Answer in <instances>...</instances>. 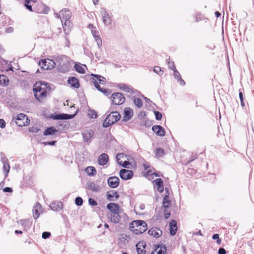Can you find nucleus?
Segmentation results:
<instances>
[{
	"label": "nucleus",
	"instance_id": "f257e3e1",
	"mask_svg": "<svg viewBox=\"0 0 254 254\" xmlns=\"http://www.w3.org/2000/svg\"><path fill=\"white\" fill-rule=\"evenodd\" d=\"M50 91L49 84L42 81L37 82L33 87V92L36 99L39 102L44 101Z\"/></svg>",
	"mask_w": 254,
	"mask_h": 254
},
{
	"label": "nucleus",
	"instance_id": "f03ea898",
	"mask_svg": "<svg viewBox=\"0 0 254 254\" xmlns=\"http://www.w3.org/2000/svg\"><path fill=\"white\" fill-rule=\"evenodd\" d=\"M56 17L60 18L62 23L64 31L65 34H68L70 30L71 23L70 18L71 16V13L67 9H62L59 14H55Z\"/></svg>",
	"mask_w": 254,
	"mask_h": 254
},
{
	"label": "nucleus",
	"instance_id": "7ed1b4c3",
	"mask_svg": "<svg viewBox=\"0 0 254 254\" xmlns=\"http://www.w3.org/2000/svg\"><path fill=\"white\" fill-rule=\"evenodd\" d=\"M129 229L135 234L139 235L147 229V224L142 220H135L129 224Z\"/></svg>",
	"mask_w": 254,
	"mask_h": 254
},
{
	"label": "nucleus",
	"instance_id": "20e7f679",
	"mask_svg": "<svg viewBox=\"0 0 254 254\" xmlns=\"http://www.w3.org/2000/svg\"><path fill=\"white\" fill-rule=\"evenodd\" d=\"M69 60L65 55H59L55 58L56 65L58 66L60 72L65 73L69 70Z\"/></svg>",
	"mask_w": 254,
	"mask_h": 254
},
{
	"label": "nucleus",
	"instance_id": "39448f33",
	"mask_svg": "<svg viewBox=\"0 0 254 254\" xmlns=\"http://www.w3.org/2000/svg\"><path fill=\"white\" fill-rule=\"evenodd\" d=\"M121 118V115L119 112L115 111L111 112L105 119L103 123L104 127H108L119 121Z\"/></svg>",
	"mask_w": 254,
	"mask_h": 254
},
{
	"label": "nucleus",
	"instance_id": "423d86ee",
	"mask_svg": "<svg viewBox=\"0 0 254 254\" xmlns=\"http://www.w3.org/2000/svg\"><path fill=\"white\" fill-rule=\"evenodd\" d=\"M15 122L18 126L22 127L28 126L30 123V120L25 115L20 113L17 115Z\"/></svg>",
	"mask_w": 254,
	"mask_h": 254
},
{
	"label": "nucleus",
	"instance_id": "0eeeda50",
	"mask_svg": "<svg viewBox=\"0 0 254 254\" xmlns=\"http://www.w3.org/2000/svg\"><path fill=\"white\" fill-rule=\"evenodd\" d=\"M39 66L44 69H51L56 65V63L53 60L42 59L39 62Z\"/></svg>",
	"mask_w": 254,
	"mask_h": 254
},
{
	"label": "nucleus",
	"instance_id": "6e6552de",
	"mask_svg": "<svg viewBox=\"0 0 254 254\" xmlns=\"http://www.w3.org/2000/svg\"><path fill=\"white\" fill-rule=\"evenodd\" d=\"M112 102L116 105H120L123 104L125 101V98L123 95L119 92H116L112 94Z\"/></svg>",
	"mask_w": 254,
	"mask_h": 254
},
{
	"label": "nucleus",
	"instance_id": "1a4fd4ad",
	"mask_svg": "<svg viewBox=\"0 0 254 254\" xmlns=\"http://www.w3.org/2000/svg\"><path fill=\"white\" fill-rule=\"evenodd\" d=\"M77 112L72 115H69L67 114H52L50 115V118L54 120H68L73 119L76 115Z\"/></svg>",
	"mask_w": 254,
	"mask_h": 254
},
{
	"label": "nucleus",
	"instance_id": "9d476101",
	"mask_svg": "<svg viewBox=\"0 0 254 254\" xmlns=\"http://www.w3.org/2000/svg\"><path fill=\"white\" fill-rule=\"evenodd\" d=\"M100 15L102 18L103 22L106 26H110L112 24V19L109 16V14L106 10L102 8L100 12Z\"/></svg>",
	"mask_w": 254,
	"mask_h": 254
},
{
	"label": "nucleus",
	"instance_id": "9b49d317",
	"mask_svg": "<svg viewBox=\"0 0 254 254\" xmlns=\"http://www.w3.org/2000/svg\"><path fill=\"white\" fill-rule=\"evenodd\" d=\"M133 173L131 170L122 169L120 172V176L123 180H127L130 179L133 176Z\"/></svg>",
	"mask_w": 254,
	"mask_h": 254
},
{
	"label": "nucleus",
	"instance_id": "f8f14e48",
	"mask_svg": "<svg viewBox=\"0 0 254 254\" xmlns=\"http://www.w3.org/2000/svg\"><path fill=\"white\" fill-rule=\"evenodd\" d=\"M32 211L33 218L35 219H37L39 217L40 213L42 212L41 205L39 203L37 202L34 206Z\"/></svg>",
	"mask_w": 254,
	"mask_h": 254
},
{
	"label": "nucleus",
	"instance_id": "ddd939ff",
	"mask_svg": "<svg viewBox=\"0 0 254 254\" xmlns=\"http://www.w3.org/2000/svg\"><path fill=\"white\" fill-rule=\"evenodd\" d=\"M120 180L117 177H111L108 179V184L112 188H116L119 185Z\"/></svg>",
	"mask_w": 254,
	"mask_h": 254
},
{
	"label": "nucleus",
	"instance_id": "4468645a",
	"mask_svg": "<svg viewBox=\"0 0 254 254\" xmlns=\"http://www.w3.org/2000/svg\"><path fill=\"white\" fill-rule=\"evenodd\" d=\"M152 130L158 135L164 136L165 135V131L163 127L160 125H154L152 127Z\"/></svg>",
	"mask_w": 254,
	"mask_h": 254
},
{
	"label": "nucleus",
	"instance_id": "2eb2a0df",
	"mask_svg": "<svg viewBox=\"0 0 254 254\" xmlns=\"http://www.w3.org/2000/svg\"><path fill=\"white\" fill-rule=\"evenodd\" d=\"M124 156V154L123 153L118 154L117 155V157H116L117 161L119 164H120L123 167L126 168H129L128 166L130 165L129 163L126 160H125L124 161H122V160H121V158H123Z\"/></svg>",
	"mask_w": 254,
	"mask_h": 254
},
{
	"label": "nucleus",
	"instance_id": "dca6fc26",
	"mask_svg": "<svg viewBox=\"0 0 254 254\" xmlns=\"http://www.w3.org/2000/svg\"><path fill=\"white\" fill-rule=\"evenodd\" d=\"M50 207L54 211H60L63 208V204L61 201H54L50 204Z\"/></svg>",
	"mask_w": 254,
	"mask_h": 254
},
{
	"label": "nucleus",
	"instance_id": "f3484780",
	"mask_svg": "<svg viewBox=\"0 0 254 254\" xmlns=\"http://www.w3.org/2000/svg\"><path fill=\"white\" fill-rule=\"evenodd\" d=\"M109 160V157L107 154L102 153L100 154L98 158V163L100 165L104 166L106 165Z\"/></svg>",
	"mask_w": 254,
	"mask_h": 254
},
{
	"label": "nucleus",
	"instance_id": "a211bd4d",
	"mask_svg": "<svg viewBox=\"0 0 254 254\" xmlns=\"http://www.w3.org/2000/svg\"><path fill=\"white\" fill-rule=\"evenodd\" d=\"M148 234L153 236L154 237L158 238L162 234V232L159 229L156 227L150 228L148 230Z\"/></svg>",
	"mask_w": 254,
	"mask_h": 254
},
{
	"label": "nucleus",
	"instance_id": "6ab92c4d",
	"mask_svg": "<svg viewBox=\"0 0 254 254\" xmlns=\"http://www.w3.org/2000/svg\"><path fill=\"white\" fill-rule=\"evenodd\" d=\"M133 112L132 109L129 108H126L124 110V116L123 121H127L131 119L133 116Z\"/></svg>",
	"mask_w": 254,
	"mask_h": 254
},
{
	"label": "nucleus",
	"instance_id": "aec40b11",
	"mask_svg": "<svg viewBox=\"0 0 254 254\" xmlns=\"http://www.w3.org/2000/svg\"><path fill=\"white\" fill-rule=\"evenodd\" d=\"M119 211H117L115 212H110L109 214V217L110 218V220L111 222L114 223H117L119 222L121 217L119 214Z\"/></svg>",
	"mask_w": 254,
	"mask_h": 254
},
{
	"label": "nucleus",
	"instance_id": "412c9836",
	"mask_svg": "<svg viewBox=\"0 0 254 254\" xmlns=\"http://www.w3.org/2000/svg\"><path fill=\"white\" fill-rule=\"evenodd\" d=\"M170 233L171 235L174 236L176 234L177 231V222L174 220H172L170 223Z\"/></svg>",
	"mask_w": 254,
	"mask_h": 254
},
{
	"label": "nucleus",
	"instance_id": "4be33fe9",
	"mask_svg": "<svg viewBox=\"0 0 254 254\" xmlns=\"http://www.w3.org/2000/svg\"><path fill=\"white\" fill-rule=\"evenodd\" d=\"M119 196V194H118L117 191L115 190H112V191L108 192L107 193V198L110 201H114L117 199Z\"/></svg>",
	"mask_w": 254,
	"mask_h": 254
},
{
	"label": "nucleus",
	"instance_id": "5701e85b",
	"mask_svg": "<svg viewBox=\"0 0 254 254\" xmlns=\"http://www.w3.org/2000/svg\"><path fill=\"white\" fill-rule=\"evenodd\" d=\"M145 244L143 242H139L136 245V251L138 254H144L145 253L144 250Z\"/></svg>",
	"mask_w": 254,
	"mask_h": 254
},
{
	"label": "nucleus",
	"instance_id": "b1692460",
	"mask_svg": "<svg viewBox=\"0 0 254 254\" xmlns=\"http://www.w3.org/2000/svg\"><path fill=\"white\" fill-rule=\"evenodd\" d=\"M107 208L110 211V212L119 211V206L114 203H110L107 205Z\"/></svg>",
	"mask_w": 254,
	"mask_h": 254
},
{
	"label": "nucleus",
	"instance_id": "393cba45",
	"mask_svg": "<svg viewBox=\"0 0 254 254\" xmlns=\"http://www.w3.org/2000/svg\"><path fill=\"white\" fill-rule=\"evenodd\" d=\"M118 87H119L121 90H123L125 92L131 93H134L131 87L124 83L119 84L118 85Z\"/></svg>",
	"mask_w": 254,
	"mask_h": 254
},
{
	"label": "nucleus",
	"instance_id": "a878e982",
	"mask_svg": "<svg viewBox=\"0 0 254 254\" xmlns=\"http://www.w3.org/2000/svg\"><path fill=\"white\" fill-rule=\"evenodd\" d=\"M154 183L157 187V190L162 192L163 191V183L161 179L158 178L154 181Z\"/></svg>",
	"mask_w": 254,
	"mask_h": 254
},
{
	"label": "nucleus",
	"instance_id": "bb28decb",
	"mask_svg": "<svg viewBox=\"0 0 254 254\" xmlns=\"http://www.w3.org/2000/svg\"><path fill=\"white\" fill-rule=\"evenodd\" d=\"M68 83L70 84L72 87H73L75 88H78L79 87L78 80L75 77L69 78L68 80Z\"/></svg>",
	"mask_w": 254,
	"mask_h": 254
},
{
	"label": "nucleus",
	"instance_id": "cd10ccee",
	"mask_svg": "<svg viewBox=\"0 0 254 254\" xmlns=\"http://www.w3.org/2000/svg\"><path fill=\"white\" fill-rule=\"evenodd\" d=\"M154 251L156 252V254L154 252H152L151 254H165L166 249L165 246L160 247L159 245H158L155 246Z\"/></svg>",
	"mask_w": 254,
	"mask_h": 254
},
{
	"label": "nucleus",
	"instance_id": "c85d7f7f",
	"mask_svg": "<svg viewBox=\"0 0 254 254\" xmlns=\"http://www.w3.org/2000/svg\"><path fill=\"white\" fill-rule=\"evenodd\" d=\"M18 224L21 225L23 228L26 230L30 228V224L28 219H20L17 221Z\"/></svg>",
	"mask_w": 254,
	"mask_h": 254
},
{
	"label": "nucleus",
	"instance_id": "c756f323",
	"mask_svg": "<svg viewBox=\"0 0 254 254\" xmlns=\"http://www.w3.org/2000/svg\"><path fill=\"white\" fill-rule=\"evenodd\" d=\"M91 33L95 41H96L98 46L99 47L100 45H101L102 44V40L99 35V32L97 31L96 29H95L92 30Z\"/></svg>",
	"mask_w": 254,
	"mask_h": 254
},
{
	"label": "nucleus",
	"instance_id": "7c9ffc66",
	"mask_svg": "<svg viewBox=\"0 0 254 254\" xmlns=\"http://www.w3.org/2000/svg\"><path fill=\"white\" fill-rule=\"evenodd\" d=\"M58 132V130L55 127H48L44 132L43 135L45 136L54 135Z\"/></svg>",
	"mask_w": 254,
	"mask_h": 254
},
{
	"label": "nucleus",
	"instance_id": "2f4dec72",
	"mask_svg": "<svg viewBox=\"0 0 254 254\" xmlns=\"http://www.w3.org/2000/svg\"><path fill=\"white\" fill-rule=\"evenodd\" d=\"M93 131L91 130L86 131L82 133L83 138L85 142L88 141L93 136Z\"/></svg>",
	"mask_w": 254,
	"mask_h": 254
},
{
	"label": "nucleus",
	"instance_id": "473e14b6",
	"mask_svg": "<svg viewBox=\"0 0 254 254\" xmlns=\"http://www.w3.org/2000/svg\"><path fill=\"white\" fill-rule=\"evenodd\" d=\"M85 172L90 176H94L96 174V170L93 166H88L85 169Z\"/></svg>",
	"mask_w": 254,
	"mask_h": 254
},
{
	"label": "nucleus",
	"instance_id": "72a5a7b5",
	"mask_svg": "<svg viewBox=\"0 0 254 254\" xmlns=\"http://www.w3.org/2000/svg\"><path fill=\"white\" fill-rule=\"evenodd\" d=\"M88 189L91 191L97 192L100 190V187L95 183L92 182L88 185Z\"/></svg>",
	"mask_w": 254,
	"mask_h": 254
},
{
	"label": "nucleus",
	"instance_id": "f704fd0d",
	"mask_svg": "<svg viewBox=\"0 0 254 254\" xmlns=\"http://www.w3.org/2000/svg\"><path fill=\"white\" fill-rule=\"evenodd\" d=\"M91 76L95 77L94 80H96L99 83L104 84L106 82V78L100 75L92 74Z\"/></svg>",
	"mask_w": 254,
	"mask_h": 254
},
{
	"label": "nucleus",
	"instance_id": "c9c22d12",
	"mask_svg": "<svg viewBox=\"0 0 254 254\" xmlns=\"http://www.w3.org/2000/svg\"><path fill=\"white\" fill-rule=\"evenodd\" d=\"M9 83V79L4 75H0V85L7 86Z\"/></svg>",
	"mask_w": 254,
	"mask_h": 254
},
{
	"label": "nucleus",
	"instance_id": "e433bc0d",
	"mask_svg": "<svg viewBox=\"0 0 254 254\" xmlns=\"http://www.w3.org/2000/svg\"><path fill=\"white\" fill-rule=\"evenodd\" d=\"M7 161H8L7 159L6 160L3 161V170H4V172L6 175H7L8 173L9 172V169H10L9 165L7 163Z\"/></svg>",
	"mask_w": 254,
	"mask_h": 254
},
{
	"label": "nucleus",
	"instance_id": "4c0bfd02",
	"mask_svg": "<svg viewBox=\"0 0 254 254\" xmlns=\"http://www.w3.org/2000/svg\"><path fill=\"white\" fill-rule=\"evenodd\" d=\"M133 102L135 105L138 108H140L142 106V100L138 98H133Z\"/></svg>",
	"mask_w": 254,
	"mask_h": 254
},
{
	"label": "nucleus",
	"instance_id": "58836bf2",
	"mask_svg": "<svg viewBox=\"0 0 254 254\" xmlns=\"http://www.w3.org/2000/svg\"><path fill=\"white\" fill-rule=\"evenodd\" d=\"M163 206L166 208L169 207L170 201H169V197L168 196L166 195L164 197V198L163 199Z\"/></svg>",
	"mask_w": 254,
	"mask_h": 254
},
{
	"label": "nucleus",
	"instance_id": "ea45409f",
	"mask_svg": "<svg viewBox=\"0 0 254 254\" xmlns=\"http://www.w3.org/2000/svg\"><path fill=\"white\" fill-rule=\"evenodd\" d=\"M155 154L157 157H162L165 154L164 150L160 148H158L155 151Z\"/></svg>",
	"mask_w": 254,
	"mask_h": 254
},
{
	"label": "nucleus",
	"instance_id": "a19ab883",
	"mask_svg": "<svg viewBox=\"0 0 254 254\" xmlns=\"http://www.w3.org/2000/svg\"><path fill=\"white\" fill-rule=\"evenodd\" d=\"M75 70L80 73H84V69L83 67L79 64H75L74 65Z\"/></svg>",
	"mask_w": 254,
	"mask_h": 254
},
{
	"label": "nucleus",
	"instance_id": "79ce46f5",
	"mask_svg": "<svg viewBox=\"0 0 254 254\" xmlns=\"http://www.w3.org/2000/svg\"><path fill=\"white\" fill-rule=\"evenodd\" d=\"M88 115L92 119H96L97 117V113L94 110H89L88 111Z\"/></svg>",
	"mask_w": 254,
	"mask_h": 254
},
{
	"label": "nucleus",
	"instance_id": "37998d69",
	"mask_svg": "<svg viewBox=\"0 0 254 254\" xmlns=\"http://www.w3.org/2000/svg\"><path fill=\"white\" fill-rule=\"evenodd\" d=\"M75 203L77 206H81L83 204L82 198L79 196L76 197L75 199Z\"/></svg>",
	"mask_w": 254,
	"mask_h": 254
},
{
	"label": "nucleus",
	"instance_id": "c03bdc74",
	"mask_svg": "<svg viewBox=\"0 0 254 254\" xmlns=\"http://www.w3.org/2000/svg\"><path fill=\"white\" fill-rule=\"evenodd\" d=\"M92 82H93V84L94 85V86H95V87L99 91H102L101 90H103V88L100 87V85L99 84L98 82L96 80H94V79L93 78V80H92Z\"/></svg>",
	"mask_w": 254,
	"mask_h": 254
},
{
	"label": "nucleus",
	"instance_id": "a18cd8bd",
	"mask_svg": "<svg viewBox=\"0 0 254 254\" xmlns=\"http://www.w3.org/2000/svg\"><path fill=\"white\" fill-rule=\"evenodd\" d=\"M154 115L155 116L156 120H160L161 119L162 116V114L161 113H160L158 111H154Z\"/></svg>",
	"mask_w": 254,
	"mask_h": 254
},
{
	"label": "nucleus",
	"instance_id": "49530a36",
	"mask_svg": "<svg viewBox=\"0 0 254 254\" xmlns=\"http://www.w3.org/2000/svg\"><path fill=\"white\" fill-rule=\"evenodd\" d=\"M30 3H24V5L26 7V8L30 11H36V9L34 8V9H32V6L31 5L29 4Z\"/></svg>",
	"mask_w": 254,
	"mask_h": 254
},
{
	"label": "nucleus",
	"instance_id": "de8ad7c7",
	"mask_svg": "<svg viewBox=\"0 0 254 254\" xmlns=\"http://www.w3.org/2000/svg\"><path fill=\"white\" fill-rule=\"evenodd\" d=\"M213 240H217V243L220 244L221 242V240L219 239V235L218 234H215L212 236Z\"/></svg>",
	"mask_w": 254,
	"mask_h": 254
},
{
	"label": "nucleus",
	"instance_id": "09e8293b",
	"mask_svg": "<svg viewBox=\"0 0 254 254\" xmlns=\"http://www.w3.org/2000/svg\"><path fill=\"white\" fill-rule=\"evenodd\" d=\"M173 71L174 76L176 79L179 80L180 78H181L180 73L178 71V70L176 69L173 70Z\"/></svg>",
	"mask_w": 254,
	"mask_h": 254
},
{
	"label": "nucleus",
	"instance_id": "8fccbe9b",
	"mask_svg": "<svg viewBox=\"0 0 254 254\" xmlns=\"http://www.w3.org/2000/svg\"><path fill=\"white\" fill-rule=\"evenodd\" d=\"M40 130L38 127H32L29 128V131L31 132H37Z\"/></svg>",
	"mask_w": 254,
	"mask_h": 254
},
{
	"label": "nucleus",
	"instance_id": "3c124183",
	"mask_svg": "<svg viewBox=\"0 0 254 254\" xmlns=\"http://www.w3.org/2000/svg\"><path fill=\"white\" fill-rule=\"evenodd\" d=\"M88 202L89 204L92 206H96L97 205V203L95 200L93 198H89L88 199Z\"/></svg>",
	"mask_w": 254,
	"mask_h": 254
},
{
	"label": "nucleus",
	"instance_id": "603ef678",
	"mask_svg": "<svg viewBox=\"0 0 254 254\" xmlns=\"http://www.w3.org/2000/svg\"><path fill=\"white\" fill-rule=\"evenodd\" d=\"M50 236H51V233L50 232H44L42 233V237L43 239H46L49 238V237Z\"/></svg>",
	"mask_w": 254,
	"mask_h": 254
},
{
	"label": "nucleus",
	"instance_id": "864d4df0",
	"mask_svg": "<svg viewBox=\"0 0 254 254\" xmlns=\"http://www.w3.org/2000/svg\"><path fill=\"white\" fill-rule=\"evenodd\" d=\"M168 65L169 67L170 68H171V69H172L173 70L176 69L175 67V66L174 65V63L173 62L169 61L168 62Z\"/></svg>",
	"mask_w": 254,
	"mask_h": 254
},
{
	"label": "nucleus",
	"instance_id": "5fc2aeb1",
	"mask_svg": "<svg viewBox=\"0 0 254 254\" xmlns=\"http://www.w3.org/2000/svg\"><path fill=\"white\" fill-rule=\"evenodd\" d=\"M101 90L102 91L101 92L103 93L106 96L109 95L111 93L110 90L106 88H103V90Z\"/></svg>",
	"mask_w": 254,
	"mask_h": 254
},
{
	"label": "nucleus",
	"instance_id": "6e6d98bb",
	"mask_svg": "<svg viewBox=\"0 0 254 254\" xmlns=\"http://www.w3.org/2000/svg\"><path fill=\"white\" fill-rule=\"evenodd\" d=\"M56 143V141H51L44 142L43 143L45 145H54Z\"/></svg>",
	"mask_w": 254,
	"mask_h": 254
},
{
	"label": "nucleus",
	"instance_id": "4d7b16f0",
	"mask_svg": "<svg viewBox=\"0 0 254 254\" xmlns=\"http://www.w3.org/2000/svg\"><path fill=\"white\" fill-rule=\"evenodd\" d=\"M153 71H154L155 73H157V74H160V72H161V69L160 67H159V66H155V67H154V68Z\"/></svg>",
	"mask_w": 254,
	"mask_h": 254
},
{
	"label": "nucleus",
	"instance_id": "13d9d810",
	"mask_svg": "<svg viewBox=\"0 0 254 254\" xmlns=\"http://www.w3.org/2000/svg\"><path fill=\"white\" fill-rule=\"evenodd\" d=\"M5 127V121L3 119H0V127L2 128Z\"/></svg>",
	"mask_w": 254,
	"mask_h": 254
},
{
	"label": "nucleus",
	"instance_id": "bf43d9fd",
	"mask_svg": "<svg viewBox=\"0 0 254 254\" xmlns=\"http://www.w3.org/2000/svg\"><path fill=\"white\" fill-rule=\"evenodd\" d=\"M226 251L222 248H219L218 250V254H226Z\"/></svg>",
	"mask_w": 254,
	"mask_h": 254
},
{
	"label": "nucleus",
	"instance_id": "052dcab7",
	"mask_svg": "<svg viewBox=\"0 0 254 254\" xmlns=\"http://www.w3.org/2000/svg\"><path fill=\"white\" fill-rule=\"evenodd\" d=\"M3 191L4 192H11L12 191V190L9 187H5L3 189Z\"/></svg>",
	"mask_w": 254,
	"mask_h": 254
},
{
	"label": "nucleus",
	"instance_id": "680f3d73",
	"mask_svg": "<svg viewBox=\"0 0 254 254\" xmlns=\"http://www.w3.org/2000/svg\"><path fill=\"white\" fill-rule=\"evenodd\" d=\"M13 28L12 27H8L6 29L5 31L7 33H12L13 31Z\"/></svg>",
	"mask_w": 254,
	"mask_h": 254
},
{
	"label": "nucleus",
	"instance_id": "e2e57ef3",
	"mask_svg": "<svg viewBox=\"0 0 254 254\" xmlns=\"http://www.w3.org/2000/svg\"><path fill=\"white\" fill-rule=\"evenodd\" d=\"M170 216V213L168 212L166 210L164 212V217L165 219H168Z\"/></svg>",
	"mask_w": 254,
	"mask_h": 254
},
{
	"label": "nucleus",
	"instance_id": "0e129e2a",
	"mask_svg": "<svg viewBox=\"0 0 254 254\" xmlns=\"http://www.w3.org/2000/svg\"><path fill=\"white\" fill-rule=\"evenodd\" d=\"M63 122H60L59 124L57 125V127L60 129H62V128H64V127H63Z\"/></svg>",
	"mask_w": 254,
	"mask_h": 254
},
{
	"label": "nucleus",
	"instance_id": "69168bd1",
	"mask_svg": "<svg viewBox=\"0 0 254 254\" xmlns=\"http://www.w3.org/2000/svg\"><path fill=\"white\" fill-rule=\"evenodd\" d=\"M178 82H180V83L181 85H185L186 83L184 80H183L181 78H180L179 80H178Z\"/></svg>",
	"mask_w": 254,
	"mask_h": 254
},
{
	"label": "nucleus",
	"instance_id": "338daca9",
	"mask_svg": "<svg viewBox=\"0 0 254 254\" xmlns=\"http://www.w3.org/2000/svg\"><path fill=\"white\" fill-rule=\"evenodd\" d=\"M88 28L91 30L92 31V30H95L96 29V28L94 26V25L92 24H89L88 26Z\"/></svg>",
	"mask_w": 254,
	"mask_h": 254
},
{
	"label": "nucleus",
	"instance_id": "774afa93",
	"mask_svg": "<svg viewBox=\"0 0 254 254\" xmlns=\"http://www.w3.org/2000/svg\"><path fill=\"white\" fill-rule=\"evenodd\" d=\"M202 20V17L200 15H197L196 16V21H199Z\"/></svg>",
	"mask_w": 254,
	"mask_h": 254
}]
</instances>
